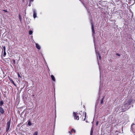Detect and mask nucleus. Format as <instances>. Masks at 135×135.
<instances>
[{
	"mask_svg": "<svg viewBox=\"0 0 135 135\" xmlns=\"http://www.w3.org/2000/svg\"><path fill=\"white\" fill-rule=\"evenodd\" d=\"M73 116L74 117V119H75L77 120H79V117L78 115H79V114H80V113H75V112H73Z\"/></svg>",
	"mask_w": 135,
	"mask_h": 135,
	"instance_id": "f257e3e1",
	"label": "nucleus"
},
{
	"mask_svg": "<svg viewBox=\"0 0 135 135\" xmlns=\"http://www.w3.org/2000/svg\"><path fill=\"white\" fill-rule=\"evenodd\" d=\"M11 122V119H10L9 121L7 123L6 128V132L8 131L9 129Z\"/></svg>",
	"mask_w": 135,
	"mask_h": 135,
	"instance_id": "f03ea898",
	"label": "nucleus"
},
{
	"mask_svg": "<svg viewBox=\"0 0 135 135\" xmlns=\"http://www.w3.org/2000/svg\"><path fill=\"white\" fill-rule=\"evenodd\" d=\"M33 18H35L36 17V15L37 13L36 12V10L35 9H33Z\"/></svg>",
	"mask_w": 135,
	"mask_h": 135,
	"instance_id": "7ed1b4c3",
	"label": "nucleus"
},
{
	"mask_svg": "<svg viewBox=\"0 0 135 135\" xmlns=\"http://www.w3.org/2000/svg\"><path fill=\"white\" fill-rule=\"evenodd\" d=\"M95 52L97 55V58H98V57H99V60H100L101 59V57L100 56V55L99 53L98 52L97 53V51L96 50H95Z\"/></svg>",
	"mask_w": 135,
	"mask_h": 135,
	"instance_id": "20e7f679",
	"label": "nucleus"
},
{
	"mask_svg": "<svg viewBox=\"0 0 135 135\" xmlns=\"http://www.w3.org/2000/svg\"><path fill=\"white\" fill-rule=\"evenodd\" d=\"M85 114L84 115L83 113L82 114V115H81V117H82V120L84 121L85 120V117H86V113H85Z\"/></svg>",
	"mask_w": 135,
	"mask_h": 135,
	"instance_id": "39448f33",
	"label": "nucleus"
},
{
	"mask_svg": "<svg viewBox=\"0 0 135 135\" xmlns=\"http://www.w3.org/2000/svg\"><path fill=\"white\" fill-rule=\"evenodd\" d=\"M91 28H92V32L93 33V34L95 33V31L94 30V26L93 25V24H92V23H91Z\"/></svg>",
	"mask_w": 135,
	"mask_h": 135,
	"instance_id": "423d86ee",
	"label": "nucleus"
},
{
	"mask_svg": "<svg viewBox=\"0 0 135 135\" xmlns=\"http://www.w3.org/2000/svg\"><path fill=\"white\" fill-rule=\"evenodd\" d=\"M0 112L2 114L4 113V111L2 107H0Z\"/></svg>",
	"mask_w": 135,
	"mask_h": 135,
	"instance_id": "0eeeda50",
	"label": "nucleus"
},
{
	"mask_svg": "<svg viewBox=\"0 0 135 135\" xmlns=\"http://www.w3.org/2000/svg\"><path fill=\"white\" fill-rule=\"evenodd\" d=\"M36 47L38 50L40 49L41 47L39 45L37 44H36Z\"/></svg>",
	"mask_w": 135,
	"mask_h": 135,
	"instance_id": "6e6552de",
	"label": "nucleus"
},
{
	"mask_svg": "<svg viewBox=\"0 0 135 135\" xmlns=\"http://www.w3.org/2000/svg\"><path fill=\"white\" fill-rule=\"evenodd\" d=\"M51 78L52 80H53V81H55V80L54 76L53 75H51Z\"/></svg>",
	"mask_w": 135,
	"mask_h": 135,
	"instance_id": "1a4fd4ad",
	"label": "nucleus"
},
{
	"mask_svg": "<svg viewBox=\"0 0 135 135\" xmlns=\"http://www.w3.org/2000/svg\"><path fill=\"white\" fill-rule=\"evenodd\" d=\"M73 132H74V133H75V131L73 129H72L71 130V131L70 132L69 131V133L70 134H71V133H72Z\"/></svg>",
	"mask_w": 135,
	"mask_h": 135,
	"instance_id": "9d476101",
	"label": "nucleus"
},
{
	"mask_svg": "<svg viewBox=\"0 0 135 135\" xmlns=\"http://www.w3.org/2000/svg\"><path fill=\"white\" fill-rule=\"evenodd\" d=\"M104 99V97H103V98L101 100H100V104H102L103 103V100Z\"/></svg>",
	"mask_w": 135,
	"mask_h": 135,
	"instance_id": "9b49d317",
	"label": "nucleus"
},
{
	"mask_svg": "<svg viewBox=\"0 0 135 135\" xmlns=\"http://www.w3.org/2000/svg\"><path fill=\"white\" fill-rule=\"evenodd\" d=\"M93 132V128H92L91 129V130L90 132V135H92Z\"/></svg>",
	"mask_w": 135,
	"mask_h": 135,
	"instance_id": "f8f14e48",
	"label": "nucleus"
},
{
	"mask_svg": "<svg viewBox=\"0 0 135 135\" xmlns=\"http://www.w3.org/2000/svg\"><path fill=\"white\" fill-rule=\"evenodd\" d=\"M28 125L29 126H30L32 125V123L30 121H28Z\"/></svg>",
	"mask_w": 135,
	"mask_h": 135,
	"instance_id": "ddd939ff",
	"label": "nucleus"
},
{
	"mask_svg": "<svg viewBox=\"0 0 135 135\" xmlns=\"http://www.w3.org/2000/svg\"><path fill=\"white\" fill-rule=\"evenodd\" d=\"M3 104V102L2 100L0 102V105L2 106Z\"/></svg>",
	"mask_w": 135,
	"mask_h": 135,
	"instance_id": "4468645a",
	"label": "nucleus"
},
{
	"mask_svg": "<svg viewBox=\"0 0 135 135\" xmlns=\"http://www.w3.org/2000/svg\"><path fill=\"white\" fill-rule=\"evenodd\" d=\"M32 32H33L32 31L30 30L29 31V34L30 35H31L32 33Z\"/></svg>",
	"mask_w": 135,
	"mask_h": 135,
	"instance_id": "2eb2a0df",
	"label": "nucleus"
},
{
	"mask_svg": "<svg viewBox=\"0 0 135 135\" xmlns=\"http://www.w3.org/2000/svg\"><path fill=\"white\" fill-rule=\"evenodd\" d=\"M38 134V132L37 131L35 132L33 134V135H37Z\"/></svg>",
	"mask_w": 135,
	"mask_h": 135,
	"instance_id": "dca6fc26",
	"label": "nucleus"
},
{
	"mask_svg": "<svg viewBox=\"0 0 135 135\" xmlns=\"http://www.w3.org/2000/svg\"><path fill=\"white\" fill-rule=\"evenodd\" d=\"M19 18L20 21H21L22 19L21 17V16L20 14H19Z\"/></svg>",
	"mask_w": 135,
	"mask_h": 135,
	"instance_id": "f3484780",
	"label": "nucleus"
},
{
	"mask_svg": "<svg viewBox=\"0 0 135 135\" xmlns=\"http://www.w3.org/2000/svg\"><path fill=\"white\" fill-rule=\"evenodd\" d=\"M6 51H4L3 56H5L6 55Z\"/></svg>",
	"mask_w": 135,
	"mask_h": 135,
	"instance_id": "a211bd4d",
	"label": "nucleus"
},
{
	"mask_svg": "<svg viewBox=\"0 0 135 135\" xmlns=\"http://www.w3.org/2000/svg\"><path fill=\"white\" fill-rule=\"evenodd\" d=\"M11 82L13 83L14 85H15V84L14 82V81L13 80L11 81Z\"/></svg>",
	"mask_w": 135,
	"mask_h": 135,
	"instance_id": "6ab92c4d",
	"label": "nucleus"
},
{
	"mask_svg": "<svg viewBox=\"0 0 135 135\" xmlns=\"http://www.w3.org/2000/svg\"><path fill=\"white\" fill-rule=\"evenodd\" d=\"M4 51H6V47L5 46L3 47Z\"/></svg>",
	"mask_w": 135,
	"mask_h": 135,
	"instance_id": "aec40b11",
	"label": "nucleus"
},
{
	"mask_svg": "<svg viewBox=\"0 0 135 135\" xmlns=\"http://www.w3.org/2000/svg\"><path fill=\"white\" fill-rule=\"evenodd\" d=\"M116 55L118 56H120V54H116Z\"/></svg>",
	"mask_w": 135,
	"mask_h": 135,
	"instance_id": "412c9836",
	"label": "nucleus"
},
{
	"mask_svg": "<svg viewBox=\"0 0 135 135\" xmlns=\"http://www.w3.org/2000/svg\"><path fill=\"white\" fill-rule=\"evenodd\" d=\"M13 63L14 64H15L16 63V61H15V60H13Z\"/></svg>",
	"mask_w": 135,
	"mask_h": 135,
	"instance_id": "4be33fe9",
	"label": "nucleus"
},
{
	"mask_svg": "<svg viewBox=\"0 0 135 135\" xmlns=\"http://www.w3.org/2000/svg\"><path fill=\"white\" fill-rule=\"evenodd\" d=\"M2 11H4V12H7V10H5V9H3V10H2Z\"/></svg>",
	"mask_w": 135,
	"mask_h": 135,
	"instance_id": "5701e85b",
	"label": "nucleus"
},
{
	"mask_svg": "<svg viewBox=\"0 0 135 135\" xmlns=\"http://www.w3.org/2000/svg\"><path fill=\"white\" fill-rule=\"evenodd\" d=\"M33 1H34L33 0H30V3L32 2H33Z\"/></svg>",
	"mask_w": 135,
	"mask_h": 135,
	"instance_id": "b1692460",
	"label": "nucleus"
},
{
	"mask_svg": "<svg viewBox=\"0 0 135 135\" xmlns=\"http://www.w3.org/2000/svg\"><path fill=\"white\" fill-rule=\"evenodd\" d=\"M98 121H97V122H96V126H97L98 125Z\"/></svg>",
	"mask_w": 135,
	"mask_h": 135,
	"instance_id": "393cba45",
	"label": "nucleus"
},
{
	"mask_svg": "<svg viewBox=\"0 0 135 135\" xmlns=\"http://www.w3.org/2000/svg\"><path fill=\"white\" fill-rule=\"evenodd\" d=\"M31 6V4H28V6Z\"/></svg>",
	"mask_w": 135,
	"mask_h": 135,
	"instance_id": "a878e982",
	"label": "nucleus"
},
{
	"mask_svg": "<svg viewBox=\"0 0 135 135\" xmlns=\"http://www.w3.org/2000/svg\"><path fill=\"white\" fill-rule=\"evenodd\" d=\"M10 80L11 81H11H12V80H13L12 79H10Z\"/></svg>",
	"mask_w": 135,
	"mask_h": 135,
	"instance_id": "bb28decb",
	"label": "nucleus"
},
{
	"mask_svg": "<svg viewBox=\"0 0 135 135\" xmlns=\"http://www.w3.org/2000/svg\"><path fill=\"white\" fill-rule=\"evenodd\" d=\"M97 101L98 102H99V100H97Z\"/></svg>",
	"mask_w": 135,
	"mask_h": 135,
	"instance_id": "cd10ccee",
	"label": "nucleus"
},
{
	"mask_svg": "<svg viewBox=\"0 0 135 135\" xmlns=\"http://www.w3.org/2000/svg\"><path fill=\"white\" fill-rule=\"evenodd\" d=\"M18 76H20V75L19 74L18 75Z\"/></svg>",
	"mask_w": 135,
	"mask_h": 135,
	"instance_id": "c85d7f7f",
	"label": "nucleus"
}]
</instances>
